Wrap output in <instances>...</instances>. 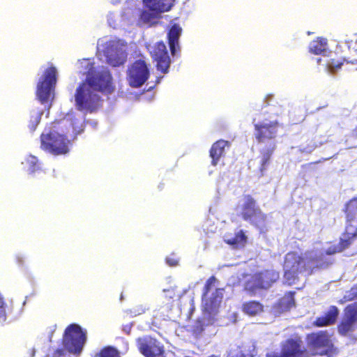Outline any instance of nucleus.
Listing matches in <instances>:
<instances>
[{
	"instance_id": "nucleus-1",
	"label": "nucleus",
	"mask_w": 357,
	"mask_h": 357,
	"mask_svg": "<svg viewBox=\"0 0 357 357\" xmlns=\"http://www.w3.org/2000/svg\"><path fill=\"white\" fill-rule=\"evenodd\" d=\"M243 200L240 213L242 219L261 232L265 231L268 222L267 214L262 211L257 200L251 195H243Z\"/></svg>"
},
{
	"instance_id": "nucleus-2",
	"label": "nucleus",
	"mask_w": 357,
	"mask_h": 357,
	"mask_svg": "<svg viewBox=\"0 0 357 357\" xmlns=\"http://www.w3.org/2000/svg\"><path fill=\"white\" fill-rule=\"evenodd\" d=\"M76 108L79 111H85L89 113L96 112L102 107V100L87 82H83L76 89L75 94Z\"/></svg>"
},
{
	"instance_id": "nucleus-3",
	"label": "nucleus",
	"mask_w": 357,
	"mask_h": 357,
	"mask_svg": "<svg viewBox=\"0 0 357 357\" xmlns=\"http://www.w3.org/2000/svg\"><path fill=\"white\" fill-rule=\"evenodd\" d=\"M307 344L310 349V356H326L332 357L337 354V351L335 347L328 332L319 331L307 334Z\"/></svg>"
},
{
	"instance_id": "nucleus-4",
	"label": "nucleus",
	"mask_w": 357,
	"mask_h": 357,
	"mask_svg": "<svg viewBox=\"0 0 357 357\" xmlns=\"http://www.w3.org/2000/svg\"><path fill=\"white\" fill-rule=\"evenodd\" d=\"M86 332L76 324H71L65 329L62 343L70 354L79 355L86 342Z\"/></svg>"
},
{
	"instance_id": "nucleus-5",
	"label": "nucleus",
	"mask_w": 357,
	"mask_h": 357,
	"mask_svg": "<svg viewBox=\"0 0 357 357\" xmlns=\"http://www.w3.org/2000/svg\"><path fill=\"white\" fill-rule=\"evenodd\" d=\"M41 149L54 155H64L69 151L70 141L66 136L50 130L40 135Z\"/></svg>"
},
{
	"instance_id": "nucleus-6",
	"label": "nucleus",
	"mask_w": 357,
	"mask_h": 357,
	"mask_svg": "<svg viewBox=\"0 0 357 357\" xmlns=\"http://www.w3.org/2000/svg\"><path fill=\"white\" fill-rule=\"evenodd\" d=\"M57 82V70L53 66H49L37 84L36 96L42 104L47 103L51 97L54 98V91Z\"/></svg>"
},
{
	"instance_id": "nucleus-7",
	"label": "nucleus",
	"mask_w": 357,
	"mask_h": 357,
	"mask_svg": "<svg viewBox=\"0 0 357 357\" xmlns=\"http://www.w3.org/2000/svg\"><path fill=\"white\" fill-rule=\"evenodd\" d=\"M266 357H310V352L304 347L301 337L296 335L281 342L280 353H267Z\"/></svg>"
},
{
	"instance_id": "nucleus-8",
	"label": "nucleus",
	"mask_w": 357,
	"mask_h": 357,
	"mask_svg": "<svg viewBox=\"0 0 357 357\" xmlns=\"http://www.w3.org/2000/svg\"><path fill=\"white\" fill-rule=\"evenodd\" d=\"M280 278V274L274 270H264L255 274L252 278L247 281L245 289L254 295L258 289L270 288Z\"/></svg>"
},
{
	"instance_id": "nucleus-9",
	"label": "nucleus",
	"mask_w": 357,
	"mask_h": 357,
	"mask_svg": "<svg viewBox=\"0 0 357 357\" xmlns=\"http://www.w3.org/2000/svg\"><path fill=\"white\" fill-rule=\"evenodd\" d=\"M313 261V258H306L296 252H289L284 259V276L287 280H290V278H294L298 273L306 271L308 264Z\"/></svg>"
},
{
	"instance_id": "nucleus-10",
	"label": "nucleus",
	"mask_w": 357,
	"mask_h": 357,
	"mask_svg": "<svg viewBox=\"0 0 357 357\" xmlns=\"http://www.w3.org/2000/svg\"><path fill=\"white\" fill-rule=\"evenodd\" d=\"M150 72L146 62L142 59L136 60L128 70L127 79L130 86H142L149 79Z\"/></svg>"
},
{
	"instance_id": "nucleus-11",
	"label": "nucleus",
	"mask_w": 357,
	"mask_h": 357,
	"mask_svg": "<svg viewBox=\"0 0 357 357\" xmlns=\"http://www.w3.org/2000/svg\"><path fill=\"white\" fill-rule=\"evenodd\" d=\"M139 351L145 357H165L163 344L150 335L139 337L136 340Z\"/></svg>"
},
{
	"instance_id": "nucleus-12",
	"label": "nucleus",
	"mask_w": 357,
	"mask_h": 357,
	"mask_svg": "<svg viewBox=\"0 0 357 357\" xmlns=\"http://www.w3.org/2000/svg\"><path fill=\"white\" fill-rule=\"evenodd\" d=\"M149 52L153 61L155 63L157 70L163 74L167 73L172 61L164 42L160 41L154 44Z\"/></svg>"
},
{
	"instance_id": "nucleus-13",
	"label": "nucleus",
	"mask_w": 357,
	"mask_h": 357,
	"mask_svg": "<svg viewBox=\"0 0 357 357\" xmlns=\"http://www.w3.org/2000/svg\"><path fill=\"white\" fill-rule=\"evenodd\" d=\"M357 323V303L347 305L344 315L337 325L338 333L343 336L350 335L355 330Z\"/></svg>"
},
{
	"instance_id": "nucleus-14",
	"label": "nucleus",
	"mask_w": 357,
	"mask_h": 357,
	"mask_svg": "<svg viewBox=\"0 0 357 357\" xmlns=\"http://www.w3.org/2000/svg\"><path fill=\"white\" fill-rule=\"evenodd\" d=\"M280 124L277 121L268 123L260 122L254 125L255 137L258 143L263 144L266 142H275L277 137Z\"/></svg>"
},
{
	"instance_id": "nucleus-15",
	"label": "nucleus",
	"mask_w": 357,
	"mask_h": 357,
	"mask_svg": "<svg viewBox=\"0 0 357 357\" xmlns=\"http://www.w3.org/2000/svg\"><path fill=\"white\" fill-rule=\"evenodd\" d=\"M112 80V78L109 71L103 70L91 77H88L86 82L95 89L96 91L110 93L114 90Z\"/></svg>"
},
{
	"instance_id": "nucleus-16",
	"label": "nucleus",
	"mask_w": 357,
	"mask_h": 357,
	"mask_svg": "<svg viewBox=\"0 0 357 357\" xmlns=\"http://www.w3.org/2000/svg\"><path fill=\"white\" fill-rule=\"evenodd\" d=\"M222 288H215V289L210 294L202 296V303L203 310L211 314L217 312L223 298Z\"/></svg>"
},
{
	"instance_id": "nucleus-17",
	"label": "nucleus",
	"mask_w": 357,
	"mask_h": 357,
	"mask_svg": "<svg viewBox=\"0 0 357 357\" xmlns=\"http://www.w3.org/2000/svg\"><path fill=\"white\" fill-rule=\"evenodd\" d=\"M344 213L346 214V220L349 221L351 224L349 226V230L352 234H357V197L350 199L345 205Z\"/></svg>"
},
{
	"instance_id": "nucleus-18",
	"label": "nucleus",
	"mask_w": 357,
	"mask_h": 357,
	"mask_svg": "<svg viewBox=\"0 0 357 357\" xmlns=\"http://www.w3.org/2000/svg\"><path fill=\"white\" fill-rule=\"evenodd\" d=\"M231 144L229 141L219 139L214 142L209 151L210 157L211 158V165L216 166L220 159L225 155V148H229Z\"/></svg>"
},
{
	"instance_id": "nucleus-19",
	"label": "nucleus",
	"mask_w": 357,
	"mask_h": 357,
	"mask_svg": "<svg viewBox=\"0 0 357 357\" xmlns=\"http://www.w3.org/2000/svg\"><path fill=\"white\" fill-rule=\"evenodd\" d=\"M339 315V310L335 305H331L328 311L322 316L318 317L313 324L317 327H324L334 324Z\"/></svg>"
},
{
	"instance_id": "nucleus-20",
	"label": "nucleus",
	"mask_w": 357,
	"mask_h": 357,
	"mask_svg": "<svg viewBox=\"0 0 357 357\" xmlns=\"http://www.w3.org/2000/svg\"><path fill=\"white\" fill-rule=\"evenodd\" d=\"M182 29L178 24H174L167 33V39L171 54L174 56L180 51L178 40L181 35Z\"/></svg>"
},
{
	"instance_id": "nucleus-21",
	"label": "nucleus",
	"mask_w": 357,
	"mask_h": 357,
	"mask_svg": "<svg viewBox=\"0 0 357 357\" xmlns=\"http://www.w3.org/2000/svg\"><path fill=\"white\" fill-rule=\"evenodd\" d=\"M351 224L349 221H347L344 236H347L346 238H340L339 243L335 245L332 252H328V254H333L335 252H341L348 248L353 243L354 239L357 237V234L354 235L351 234L349 230V226Z\"/></svg>"
},
{
	"instance_id": "nucleus-22",
	"label": "nucleus",
	"mask_w": 357,
	"mask_h": 357,
	"mask_svg": "<svg viewBox=\"0 0 357 357\" xmlns=\"http://www.w3.org/2000/svg\"><path fill=\"white\" fill-rule=\"evenodd\" d=\"M143 1L151 10L161 13L169 11L174 0H143Z\"/></svg>"
},
{
	"instance_id": "nucleus-23",
	"label": "nucleus",
	"mask_w": 357,
	"mask_h": 357,
	"mask_svg": "<svg viewBox=\"0 0 357 357\" xmlns=\"http://www.w3.org/2000/svg\"><path fill=\"white\" fill-rule=\"evenodd\" d=\"M275 149L276 143L275 142H270L268 145L265 146L260 150V170L261 172L266 170L270 164L271 158Z\"/></svg>"
},
{
	"instance_id": "nucleus-24",
	"label": "nucleus",
	"mask_w": 357,
	"mask_h": 357,
	"mask_svg": "<svg viewBox=\"0 0 357 357\" xmlns=\"http://www.w3.org/2000/svg\"><path fill=\"white\" fill-rule=\"evenodd\" d=\"M242 311L249 316H257L264 312V305L257 301H249L242 304Z\"/></svg>"
},
{
	"instance_id": "nucleus-25",
	"label": "nucleus",
	"mask_w": 357,
	"mask_h": 357,
	"mask_svg": "<svg viewBox=\"0 0 357 357\" xmlns=\"http://www.w3.org/2000/svg\"><path fill=\"white\" fill-rule=\"evenodd\" d=\"M248 237L243 230L236 232L234 237L225 239V242L234 248H243L247 243Z\"/></svg>"
},
{
	"instance_id": "nucleus-26",
	"label": "nucleus",
	"mask_w": 357,
	"mask_h": 357,
	"mask_svg": "<svg viewBox=\"0 0 357 357\" xmlns=\"http://www.w3.org/2000/svg\"><path fill=\"white\" fill-rule=\"evenodd\" d=\"M344 61L353 64L357 63V59L349 61L346 57L339 59L336 54H334L331 55L328 58H327L326 60V65L327 66V68L329 70L333 71L335 69L340 68Z\"/></svg>"
},
{
	"instance_id": "nucleus-27",
	"label": "nucleus",
	"mask_w": 357,
	"mask_h": 357,
	"mask_svg": "<svg viewBox=\"0 0 357 357\" xmlns=\"http://www.w3.org/2000/svg\"><path fill=\"white\" fill-rule=\"evenodd\" d=\"M159 17L160 13H158L154 10H151L149 8V10H144L141 12L139 20L144 24H149V26H152L158 23L156 20Z\"/></svg>"
},
{
	"instance_id": "nucleus-28",
	"label": "nucleus",
	"mask_w": 357,
	"mask_h": 357,
	"mask_svg": "<svg viewBox=\"0 0 357 357\" xmlns=\"http://www.w3.org/2000/svg\"><path fill=\"white\" fill-rule=\"evenodd\" d=\"M327 46V40L324 38H317L309 45V52L315 55L321 54L324 52Z\"/></svg>"
},
{
	"instance_id": "nucleus-29",
	"label": "nucleus",
	"mask_w": 357,
	"mask_h": 357,
	"mask_svg": "<svg viewBox=\"0 0 357 357\" xmlns=\"http://www.w3.org/2000/svg\"><path fill=\"white\" fill-rule=\"evenodd\" d=\"M294 291H287L278 303L279 307L282 311H288L295 306Z\"/></svg>"
},
{
	"instance_id": "nucleus-30",
	"label": "nucleus",
	"mask_w": 357,
	"mask_h": 357,
	"mask_svg": "<svg viewBox=\"0 0 357 357\" xmlns=\"http://www.w3.org/2000/svg\"><path fill=\"white\" fill-rule=\"evenodd\" d=\"M107 61L110 66L116 67L124 64L126 61V56L122 52H115L107 55Z\"/></svg>"
},
{
	"instance_id": "nucleus-31",
	"label": "nucleus",
	"mask_w": 357,
	"mask_h": 357,
	"mask_svg": "<svg viewBox=\"0 0 357 357\" xmlns=\"http://www.w3.org/2000/svg\"><path fill=\"white\" fill-rule=\"evenodd\" d=\"M94 357H121L119 351L112 346L104 347Z\"/></svg>"
},
{
	"instance_id": "nucleus-32",
	"label": "nucleus",
	"mask_w": 357,
	"mask_h": 357,
	"mask_svg": "<svg viewBox=\"0 0 357 357\" xmlns=\"http://www.w3.org/2000/svg\"><path fill=\"white\" fill-rule=\"evenodd\" d=\"M43 111H32L31 116H30V120L29 123V128L31 132H33L36 130V127L39 124L41 116L43 115Z\"/></svg>"
},
{
	"instance_id": "nucleus-33",
	"label": "nucleus",
	"mask_w": 357,
	"mask_h": 357,
	"mask_svg": "<svg viewBox=\"0 0 357 357\" xmlns=\"http://www.w3.org/2000/svg\"><path fill=\"white\" fill-rule=\"evenodd\" d=\"M26 163L27 165L28 169L27 171L29 174H32L36 172L40 171V165L38 163V160L36 157L33 155H29L26 159Z\"/></svg>"
},
{
	"instance_id": "nucleus-34",
	"label": "nucleus",
	"mask_w": 357,
	"mask_h": 357,
	"mask_svg": "<svg viewBox=\"0 0 357 357\" xmlns=\"http://www.w3.org/2000/svg\"><path fill=\"white\" fill-rule=\"evenodd\" d=\"M217 282L218 280L214 275L209 277L204 284L202 296H206V294H210L211 289L215 287Z\"/></svg>"
},
{
	"instance_id": "nucleus-35",
	"label": "nucleus",
	"mask_w": 357,
	"mask_h": 357,
	"mask_svg": "<svg viewBox=\"0 0 357 357\" xmlns=\"http://www.w3.org/2000/svg\"><path fill=\"white\" fill-rule=\"evenodd\" d=\"M345 42L349 49L357 51V34H354L350 39L347 40Z\"/></svg>"
},
{
	"instance_id": "nucleus-36",
	"label": "nucleus",
	"mask_w": 357,
	"mask_h": 357,
	"mask_svg": "<svg viewBox=\"0 0 357 357\" xmlns=\"http://www.w3.org/2000/svg\"><path fill=\"white\" fill-rule=\"evenodd\" d=\"M226 357H246V355L238 348L230 349Z\"/></svg>"
},
{
	"instance_id": "nucleus-37",
	"label": "nucleus",
	"mask_w": 357,
	"mask_h": 357,
	"mask_svg": "<svg viewBox=\"0 0 357 357\" xmlns=\"http://www.w3.org/2000/svg\"><path fill=\"white\" fill-rule=\"evenodd\" d=\"M165 261L169 266L172 267L176 266L178 264V260L174 257H167Z\"/></svg>"
},
{
	"instance_id": "nucleus-38",
	"label": "nucleus",
	"mask_w": 357,
	"mask_h": 357,
	"mask_svg": "<svg viewBox=\"0 0 357 357\" xmlns=\"http://www.w3.org/2000/svg\"><path fill=\"white\" fill-rule=\"evenodd\" d=\"M0 317L6 319V311L3 298L0 296Z\"/></svg>"
},
{
	"instance_id": "nucleus-39",
	"label": "nucleus",
	"mask_w": 357,
	"mask_h": 357,
	"mask_svg": "<svg viewBox=\"0 0 357 357\" xmlns=\"http://www.w3.org/2000/svg\"><path fill=\"white\" fill-rule=\"evenodd\" d=\"M356 297H357V293L356 291H354V288H351L349 295L344 296V298L345 299V301H351Z\"/></svg>"
},
{
	"instance_id": "nucleus-40",
	"label": "nucleus",
	"mask_w": 357,
	"mask_h": 357,
	"mask_svg": "<svg viewBox=\"0 0 357 357\" xmlns=\"http://www.w3.org/2000/svg\"><path fill=\"white\" fill-rule=\"evenodd\" d=\"M65 354V351L63 349H57L54 352V356L55 357H61L63 356Z\"/></svg>"
},
{
	"instance_id": "nucleus-41",
	"label": "nucleus",
	"mask_w": 357,
	"mask_h": 357,
	"mask_svg": "<svg viewBox=\"0 0 357 357\" xmlns=\"http://www.w3.org/2000/svg\"><path fill=\"white\" fill-rule=\"evenodd\" d=\"M352 137H354L355 139H357V126L352 131Z\"/></svg>"
},
{
	"instance_id": "nucleus-42",
	"label": "nucleus",
	"mask_w": 357,
	"mask_h": 357,
	"mask_svg": "<svg viewBox=\"0 0 357 357\" xmlns=\"http://www.w3.org/2000/svg\"><path fill=\"white\" fill-rule=\"evenodd\" d=\"M321 59L319 58L317 59V62L319 63L321 61Z\"/></svg>"
},
{
	"instance_id": "nucleus-43",
	"label": "nucleus",
	"mask_w": 357,
	"mask_h": 357,
	"mask_svg": "<svg viewBox=\"0 0 357 357\" xmlns=\"http://www.w3.org/2000/svg\"><path fill=\"white\" fill-rule=\"evenodd\" d=\"M312 273V269L310 270V271H309V273H309V274H311Z\"/></svg>"
},
{
	"instance_id": "nucleus-44",
	"label": "nucleus",
	"mask_w": 357,
	"mask_h": 357,
	"mask_svg": "<svg viewBox=\"0 0 357 357\" xmlns=\"http://www.w3.org/2000/svg\"><path fill=\"white\" fill-rule=\"evenodd\" d=\"M320 161H317V162H314V164H317L318 162H319Z\"/></svg>"
}]
</instances>
